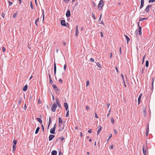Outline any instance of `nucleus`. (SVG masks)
Segmentation results:
<instances>
[{
	"label": "nucleus",
	"instance_id": "nucleus-60",
	"mask_svg": "<svg viewBox=\"0 0 155 155\" xmlns=\"http://www.w3.org/2000/svg\"><path fill=\"white\" fill-rule=\"evenodd\" d=\"M101 33V37H103V33L102 32H100Z\"/></svg>",
	"mask_w": 155,
	"mask_h": 155
},
{
	"label": "nucleus",
	"instance_id": "nucleus-9",
	"mask_svg": "<svg viewBox=\"0 0 155 155\" xmlns=\"http://www.w3.org/2000/svg\"><path fill=\"white\" fill-rule=\"evenodd\" d=\"M151 6L150 5H148L147 6L145 9V11L147 12H148L149 11L150 7Z\"/></svg>",
	"mask_w": 155,
	"mask_h": 155
},
{
	"label": "nucleus",
	"instance_id": "nucleus-43",
	"mask_svg": "<svg viewBox=\"0 0 155 155\" xmlns=\"http://www.w3.org/2000/svg\"><path fill=\"white\" fill-rule=\"evenodd\" d=\"M16 149V148H12V152L14 153Z\"/></svg>",
	"mask_w": 155,
	"mask_h": 155
},
{
	"label": "nucleus",
	"instance_id": "nucleus-39",
	"mask_svg": "<svg viewBox=\"0 0 155 155\" xmlns=\"http://www.w3.org/2000/svg\"><path fill=\"white\" fill-rule=\"evenodd\" d=\"M89 81H87L86 82V86H87L89 85Z\"/></svg>",
	"mask_w": 155,
	"mask_h": 155
},
{
	"label": "nucleus",
	"instance_id": "nucleus-15",
	"mask_svg": "<svg viewBox=\"0 0 155 155\" xmlns=\"http://www.w3.org/2000/svg\"><path fill=\"white\" fill-rule=\"evenodd\" d=\"M28 89V85H25L23 87V90L24 91H25L27 90Z\"/></svg>",
	"mask_w": 155,
	"mask_h": 155
},
{
	"label": "nucleus",
	"instance_id": "nucleus-42",
	"mask_svg": "<svg viewBox=\"0 0 155 155\" xmlns=\"http://www.w3.org/2000/svg\"><path fill=\"white\" fill-rule=\"evenodd\" d=\"M90 60L91 62H94V59L93 58H90Z\"/></svg>",
	"mask_w": 155,
	"mask_h": 155
},
{
	"label": "nucleus",
	"instance_id": "nucleus-53",
	"mask_svg": "<svg viewBox=\"0 0 155 155\" xmlns=\"http://www.w3.org/2000/svg\"><path fill=\"white\" fill-rule=\"evenodd\" d=\"M145 57V55L143 57V59L142 63H143L144 62Z\"/></svg>",
	"mask_w": 155,
	"mask_h": 155
},
{
	"label": "nucleus",
	"instance_id": "nucleus-33",
	"mask_svg": "<svg viewBox=\"0 0 155 155\" xmlns=\"http://www.w3.org/2000/svg\"><path fill=\"white\" fill-rule=\"evenodd\" d=\"M51 123V119L50 117H49V125H50Z\"/></svg>",
	"mask_w": 155,
	"mask_h": 155
},
{
	"label": "nucleus",
	"instance_id": "nucleus-28",
	"mask_svg": "<svg viewBox=\"0 0 155 155\" xmlns=\"http://www.w3.org/2000/svg\"><path fill=\"white\" fill-rule=\"evenodd\" d=\"M17 143V141L16 140H14L13 141V145H16Z\"/></svg>",
	"mask_w": 155,
	"mask_h": 155
},
{
	"label": "nucleus",
	"instance_id": "nucleus-5",
	"mask_svg": "<svg viewBox=\"0 0 155 155\" xmlns=\"http://www.w3.org/2000/svg\"><path fill=\"white\" fill-rule=\"evenodd\" d=\"M55 137V136L54 135L52 134L50 135L49 137V141L51 140Z\"/></svg>",
	"mask_w": 155,
	"mask_h": 155
},
{
	"label": "nucleus",
	"instance_id": "nucleus-38",
	"mask_svg": "<svg viewBox=\"0 0 155 155\" xmlns=\"http://www.w3.org/2000/svg\"><path fill=\"white\" fill-rule=\"evenodd\" d=\"M2 51L3 52H5V48L4 47H3L2 48Z\"/></svg>",
	"mask_w": 155,
	"mask_h": 155
},
{
	"label": "nucleus",
	"instance_id": "nucleus-16",
	"mask_svg": "<svg viewBox=\"0 0 155 155\" xmlns=\"http://www.w3.org/2000/svg\"><path fill=\"white\" fill-rule=\"evenodd\" d=\"M99 127L100 128H99V129L97 131V134L98 135L99 133H100V131H101V130H102V127L101 126H99Z\"/></svg>",
	"mask_w": 155,
	"mask_h": 155
},
{
	"label": "nucleus",
	"instance_id": "nucleus-25",
	"mask_svg": "<svg viewBox=\"0 0 155 155\" xmlns=\"http://www.w3.org/2000/svg\"><path fill=\"white\" fill-rule=\"evenodd\" d=\"M18 15V13L17 12H16V13H14L13 14V17L14 18H15L16 16H17V15Z\"/></svg>",
	"mask_w": 155,
	"mask_h": 155
},
{
	"label": "nucleus",
	"instance_id": "nucleus-10",
	"mask_svg": "<svg viewBox=\"0 0 155 155\" xmlns=\"http://www.w3.org/2000/svg\"><path fill=\"white\" fill-rule=\"evenodd\" d=\"M57 152L56 150H53L51 153V155H57Z\"/></svg>",
	"mask_w": 155,
	"mask_h": 155
},
{
	"label": "nucleus",
	"instance_id": "nucleus-31",
	"mask_svg": "<svg viewBox=\"0 0 155 155\" xmlns=\"http://www.w3.org/2000/svg\"><path fill=\"white\" fill-rule=\"evenodd\" d=\"M59 139L63 141L64 139V137L63 136L61 137H60Z\"/></svg>",
	"mask_w": 155,
	"mask_h": 155
},
{
	"label": "nucleus",
	"instance_id": "nucleus-51",
	"mask_svg": "<svg viewBox=\"0 0 155 155\" xmlns=\"http://www.w3.org/2000/svg\"><path fill=\"white\" fill-rule=\"evenodd\" d=\"M57 105L58 106V107H59V108H61V105L60 104H58Z\"/></svg>",
	"mask_w": 155,
	"mask_h": 155
},
{
	"label": "nucleus",
	"instance_id": "nucleus-19",
	"mask_svg": "<svg viewBox=\"0 0 155 155\" xmlns=\"http://www.w3.org/2000/svg\"><path fill=\"white\" fill-rule=\"evenodd\" d=\"M63 122V120L61 117H59L58 118V124H62Z\"/></svg>",
	"mask_w": 155,
	"mask_h": 155
},
{
	"label": "nucleus",
	"instance_id": "nucleus-47",
	"mask_svg": "<svg viewBox=\"0 0 155 155\" xmlns=\"http://www.w3.org/2000/svg\"><path fill=\"white\" fill-rule=\"evenodd\" d=\"M86 108L87 110H89L90 109V107L88 106H86Z\"/></svg>",
	"mask_w": 155,
	"mask_h": 155
},
{
	"label": "nucleus",
	"instance_id": "nucleus-24",
	"mask_svg": "<svg viewBox=\"0 0 155 155\" xmlns=\"http://www.w3.org/2000/svg\"><path fill=\"white\" fill-rule=\"evenodd\" d=\"M55 101L57 104H60L59 100L58 98H56Z\"/></svg>",
	"mask_w": 155,
	"mask_h": 155
},
{
	"label": "nucleus",
	"instance_id": "nucleus-26",
	"mask_svg": "<svg viewBox=\"0 0 155 155\" xmlns=\"http://www.w3.org/2000/svg\"><path fill=\"white\" fill-rule=\"evenodd\" d=\"M111 123L113 124H114V118L112 117L111 119Z\"/></svg>",
	"mask_w": 155,
	"mask_h": 155
},
{
	"label": "nucleus",
	"instance_id": "nucleus-63",
	"mask_svg": "<svg viewBox=\"0 0 155 155\" xmlns=\"http://www.w3.org/2000/svg\"><path fill=\"white\" fill-rule=\"evenodd\" d=\"M92 3H93V4L94 6V7L96 5L95 4V3L94 2H93Z\"/></svg>",
	"mask_w": 155,
	"mask_h": 155
},
{
	"label": "nucleus",
	"instance_id": "nucleus-23",
	"mask_svg": "<svg viewBox=\"0 0 155 155\" xmlns=\"http://www.w3.org/2000/svg\"><path fill=\"white\" fill-rule=\"evenodd\" d=\"M40 127H37L35 132V134H37L38 133L40 129Z\"/></svg>",
	"mask_w": 155,
	"mask_h": 155
},
{
	"label": "nucleus",
	"instance_id": "nucleus-58",
	"mask_svg": "<svg viewBox=\"0 0 155 155\" xmlns=\"http://www.w3.org/2000/svg\"><path fill=\"white\" fill-rule=\"evenodd\" d=\"M41 126L42 127V130L43 131H44V128L43 124H42Z\"/></svg>",
	"mask_w": 155,
	"mask_h": 155
},
{
	"label": "nucleus",
	"instance_id": "nucleus-37",
	"mask_svg": "<svg viewBox=\"0 0 155 155\" xmlns=\"http://www.w3.org/2000/svg\"><path fill=\"white\" fill-rule=\"evenodd\" d=\"M51 78H49V82L50 84H52L53 83V81Z\"/></svg>",
	"mask_w": 155,
	"mask_h": 155
},
{
	"label": "nucleus",
	"instance_id": "nucleus-57",
	"mask_svg": "<svg viewBox=\"0 0 155 155\" xmlns=\"http://www.w3.org/2000/svg\"><path fill=\"white\" fill-rule=\"evenodd\" d=\"M143 113L144 115H146V110H143Z\"/></svg>",
	"mask_w": 155,
	"mask_h": 155
},
{
	"label": "nucleus",
	"instance_id": "nucleus-22",
	"mask_svg": "<svg viewBox=\"0 0 155 155\" xmlns=\"http://www.w3.org/2000/svg\"><path fill=\"white\" fill-rule=\"evenodd\" d=\"M22 100V99L21 98H19L18 100V105H20V104L21 103Z\"/></svg>",
	"mask_w": 155,
	"mask_h": 155
},
{
	"label": "nucleus",
	"instance_id": "nucleus-45",
	"mask_svg": "<svg viewBox=\"0 0 155 155\" xmlns=\"http://www.w3.org/2000/svg\"><path fill=\"white\" fill-rule=\"evenodd\" d=\"M26 108H27V107L26 106V104H25L24 105V110H25L26 109Z\"/></svg>",
	"mask_w": 155,
	"mask_h": 155
},
{
	"label": "nucleus",
	"instance_id": "nucleus-54",
	"mask_svg": "<svg viewBox=\"0 0 155 155\" xmlns=\"http://www.w3.org/2000/svg\"><path fill=\"white\" fill-rule=\"evenodd\" d=\"M2 16L3 18H4L5 16V14L3 13H2Z\"/></svg>",
	"mask_w": 155,
	"mask_h": 155
},
{
	"label": "nucleus",
	"instance_id": "nucleus-3",
	"mask_svg": "<svg viewBox=\"0 0 155 155\" xmlns=\"http://www.w3.org/2000/svg\"><path fill=\"white\" fill-rule=\"evenodd\" d=\"M147 146L143 145V152L144 155L147 154Z\"/></svg>",
	"mask_w": 155,
	"mask_h": 155
},
{
	"label": "nucleus",
	"instance_id": "nucleus-8",
	"mask_svg": "<svg viewBox=\"0 0 155 155\" xmlns=\"http://www.w3.org/2000/svg\"><path fill=\"white\" fill-rule=\"evenodd\" d=\"M149 124H148L147 125V128L146 130V136H148L149 133Z\"/></svg>",
	"mask_w": 155,
	"mask_h": 155
},
{
	"label": "nucleus",
	"instance_id": "nucleus-17",
	"mask_svg": "<svg viewBox=\"0 0 155 155\" xmlns=\"http://www.w3.org/2000/svg\"><path fill=\"white\" fill-rule=\"evenodd\" d=\"M75 36L77 37L79 35V31L78 30H75Z\"/></svg>",
	"mask_w": 155,
	"mask_h": 155
},
{
	"label": "nucleus",
	"instance_id": "nucleus-61",
	"mask_svg": "<svg viewBox=\"0 0 155 155\" xmlns=\"http://www.w3.org/2000/svg\"><path fill=\"white\" fill-rule=\"evenodd\" d=\"M143 18H141L139 19V21H143Z\"/></svg>",
	"mask_w": 155,
	"mask_h": 155
},
{
	"label": "nucleus",
	"instance_id": "nucleus-21",
	"mask_svg": "<svg viewBox=\"0 0 155 155\" xmlns=\"http://www.w3.org/2000/svg\"><path fill=\"white\" fill-rule=\"evenodd\" d=\"M125 36L126 39L127 40V43H128V42L130 40V39L129 38L127 35H125Z\"/></svg>",
	"mask_w": 155,
	"mask_h": 155
},
{
	"label": "nucleus",
	"instance_id": "nucleus-18",
	"mask_svg": "<svg viewBox=\"0 0 155 155\" xmlns=\"http://www.w3.org/2000/svg\"><path fill=\"white\" fill-rule=\"evenodd\" d=\"M36 120L41 124L42 123V120L40 118H37Z\"/></svg>",
	"mask_w": 155,
	"mask_h": 155
},
{
	"label": "nucleus",
	"instance_id": "nucleus-32",
	"mask_svg": "<svg viewBox=\"0 0 155 155\" xmlns=\"http://www.w3.org/2000/svg\"><path fill=\"white\" fill-rule=\"evenodd\" d=\"M67 111V113L66 114V117H67L69 115V110H68Z\"/></svg>",
	"mask_w": 155,
	"mask_h": 155
},
{
	"label": "nucleus",
	"instance_id": "nucleus-6",
	"mask_svg": "<svg viewBox=\"0 0 155 155\" xmlns=\"http://www.w3.org/2000/svg\"><path fill=\"white\" fill-rule=\"evenodd\" d=\"M141 5L140 6V8H142L143 6L144 0H141L140 1Z\"/></svg>",
	"mask_w": 155,
	"mask_h": 155
},
{
	"label": "nucleus",
	"instance_id": "nucleus-62",
	"mask_svg": "<svg viewBox=\"0 0 155 155\" xmlns=\"http://www.w3.org/2000/svg\"><path fill=\"white\" fill-rule=\"evenodd\" d=\"M95 117L96 118H98V117L97 115V114L96 113H95Z\"/></svg>",
	"mask_w": 155,
	"mask_h": 155
},
{
	"label": "nucleus",
	"instance_id": "nucleus-20",
	"mask_svg": "<svg viewBox=\"0 0 155 155\" xmlns=\"http://www.w3.org/2000/svg\"><path fill=\"white\" fill-rule=\"evenodd\" d=\"M56 64L55 63L54 64V75L56 73Z\"/></svg>",
	"mask_w": 155,
	"mask_h": 155
},
{
	"label": "nucleus",
	"instance_id": "nucleus-27",
	"mask_svg": "<svg viewBox=\"0 0 155 155\" xmlns=\"http://www.w3.org/2000/svg\"><path fill=\"white\" fill-rule=\"evenodd\" d=\"M149 62L148 60H147L146 61L145 66L146 67H148V66Z\"/></svg>",
	"mask_w": 155,
	"mask_h": 155
},
{
	"label": "nucleus",
	"instance_id": "nucleus-48",
	"mask_svg": "<svg viewBox=\"0 0 155 155\" xmlns=\"http://www.w3.org/2000/svg\"><path fill=\"white\" fill-rule=\"evenodd\" d=\"M122 79H123V82L124 83V85L126 87V84H125V80H124V78H122Z\"/></svg>",
	"mask_w": 155,
	"mask_h": 155
},
{
	"label": "nucleus",
	"instance_id": "nucleus-13",
	"mask_svg": "<svg viewBox=\"0 0 155 155\" xmlns=\"http://www.w3.org/2000/svg\"><path fill=\"white\" fill-rule=\"evenodd\" d=\"M64 106L66 110H68V105L67 103H64Z\"/></svg>",
	"mask_w": 155,
	"mask_h": 155
},
{
	"label": "nucleus",
	"instance_id": "nucleus-49",
	"mask_svg": "<svg viewBox=\"0 0 155 155\" xmlns=\"http://www.w3.org/2000/svg\"><path fill=\"white\" fill-rule=\"evenodd\" d=\"M114 131L115 135H116L117 134V133L116 130V129H114Z\"/></svg>",
	"mask_w": 155,
	"mask_h": 155
},
{
	"label": "nucleus",
	"instance_id": "nucleus-55",
	"mask_svg": "<svg viewBox=\"0 0 155 155\" xmlns=\"http://www.w3.org/2000/svg\"><path fill=\"white\" fill-rule=\"evenodd\" d=\"M87 132L89 133H91L92 132L91 129L88 130Z\"/></svg>",
	"mask_w": 155,
	"mask_h": 155
},
{
	"label": "nucleus",
	"instance_id": "nucleus-35",
	"mask_svg": "<svg viewBox=\"0 0 155 155\" xmlns=\"http://www.w3.org/2000/svg\"><path fill=\"white\" fill-rule=\"evenodd\" d=\"M52 87H53V88L54 89H56V88L57 87L56 86V85L55 84H53Z\"/></svg>",
	"mask_w": 155,
	"mask_h": 155
},
{
	"label": "nucleus",
	"instance_id": "nucleus-30",
	"mask_svg": "<svg viewBox=\"0 0 155 155\" xmlns=\"http://www.w3.org/2000/svg\"><path fill=\"white\" fill-rule=\"evenodd\" d=\"M112 134H110V136H109V137H108V139H107V143H108V141H109V140L112 137Z\"/></svg>",
	"mask_w": 155,
	"mask_h": 155
},
{
	"label": "nucleus",
	"instance_id": "nucleus-34",
	"mask_svg": "<svg viewBox=\"0 0 155 155\" xmlns=\"http://www.w3.org/2000/svg\"><path fill=\"white\" fill-rule=\"evenodd\" d=\"M54 90H55V91H56V92H58V91H60V89L58 87H57L56 88V89H55Z\"/></svg>",
	"mask_w": 155,
	"mask_h": 155
},
{
	"label": "nucleus",
	"instance_id": "nucleus-52",
	"mask_svg": "<svg viewBox=\"0 0 155 155\" xmlns=\"http://www.w3.org/2000/svg\"><path fill=\"white\" fill-rule=\"evenodd\" d=\"M8 3H9V6L11 5L12 4V2H11L10 1H8Z\"/></svg>",
	"mask_w": 155,
	"mask_h": 155
},
{
	"label": "nucleus",
	"instance_id": "nucleus-36",
	"mask_svg": "<svg viewBox=\"0 0 155 155\" xmlns=\"http://www.w3.org/2000/svg\"><path fill=\"white\" fill-rule=\"evenodd\" d=\"M92 17L93 18L94 20L96 19V18L95 17L94 14V13H92Z\"/></svg>",
	"mask_w": 155,
	"mask_h": 155
},
{
	"label": "nucleus",
	"instance_id": "nucleus-12",
	"mask_svg": "<svg viewBox=\"0 0 155 155\" xmlns=\"http://www.w3.org/2000/svg\"><path fill=\"white\" fill-rule=\"evenodd\" d=\"M55 130L52 128L50 130V133L51 134H55Z\"/></svg>",
	"mask_w": 155,
	"mask_h": 155
},
{
	"label": "nucleus",
	"instance_id": "nucleus-2",
	"mask_svg": "<svg viewBox=\"0 0 155 155\" xmlns=\"http://www.w3.org/2000/svg\"><path fill=\"white\" fill-rule=\"evenodd\" d=\"M57 107V106L55 102H54L51 107V110L53 112H55Z\"/></svg>",
	"mask_w": 155,
	"mask_h": 155
},
{
	"label": "nucleus",
	"instance_id": "nucleus-40",
	"mask_svg": "<svg viewBox=\"0 0 155 155\" xmlns=\"http://www.w3.org/2000/svg\"><path fill=\"white\" fill-rule=\"evenodd\" d=\"M63 125H62L61 124H58V127L59 128H61V127H62Z\"/></svg>",
	"mask_w": 155,
	"mask_h": 155
},
{
	"label": "nucleus",
	"instance_id": "nucleus-56",
	"mask_svg": "<svg viewBox=\"0 0 155 155\" xmlns=\"http://www.w3.org/2000/svg\"><path fill=\"white\" fill-rule=\"evenodd\" d=\"M39 21V18H38L35 21L36 22H38Z\"/></svg>",
	"mask_w": 155,
	"mask_h": 155
},
{
	"label": "nucleus",
	"instance_id": "nucleus-44",
	"mask_svg": "<svg viewBox=\"0 0 155 155\" xmlns=\"http://www.w3.org/2000/svg\"><path fill=\"white\" fill-rule=\"evenodd\" d=\"M66 67H67L66 65V64H64V69L65 71L66 70Z\"/></svg>",
	"mask_w": 155,
	"mask_h": 155
},
{
	"label": "nucleus",
	"instance_id": "nucleus-14",
	"mask_svg": "<svg viewBox=\"0 0 155 155\" xmlns=\"http://www.w3.org/2000/svg\"><path fill=\"white\" fill-rule=\"evenodd\" d=\"M141 29H142V28H141V27L139 26V27L138 31H139V35H141L142 34Z\"/></svg>",
	"mask_w": 155,
	"mask_h": 155
},
{
	"label": "nucleus",
	"instance_id": "nucleus-1",
	"mask_svg": "<svg viewBox=\"0 0 155 155\" xmlns=\"http://www.w3.org/2000/svg\"><path fill=\"white\" fill-rule=\"evenodd\" d=\"M104 5V2L102 0H101L98 5V8L99 10H101Z\"/></svg>",
	"mask_w": 155,
	"mask_h": 155
},
{
	"label": "nucleus",
	"instance_id": "nucleus-29",
	"mask_svg": "<svg viewBox=\"0 0 155 155\" xmlns=\"http://www.w3.org/2000/svg\"><path fill=\"white\" fill-rule=\"evenodd\" d=\"M97 65L100 68H101V66L100 64L99 63L97 62Z\"/></svg>",
	"mask_w": 155,
	"mask_h": 155
},
{
	"label": "nucleus",
	"instance_id": "nucleus-4",
	"mask_svg": "<svg viewBox=\"0 0 155 155\" xmlns=\"http://www.w3.org/2000/svg\"><path fill=\"white\" fill-rule=\"evenodd\" d=\"M142 96V93H141L139 95V96L138 97V105H139L140 102V99L141 98Z\"/></svg>",
	"mask_w": 155,
	"mask_h": 155
},
{
	"label": "nucleus",
	"instance_id": "nucleus-64",
	"mask_svg": "<svg viewBox=\"0 0 155 155\" xmlns=\"http://www.w3.org/2000/svg\"><path fill=\"white\" fill-rule=\"evenodd\" d=\"M58 155H62V153L61 152H60L59 153Z\"/></svg>",
	"mask_w": 155,
	"mask_h": 155
},
{
	"label": "nucleus",
	"instance_id": "nucleus-59",
	"mask_svg": "<svg viewBox=\"0 0 155 155\" xmlns=\"http://www.w3.org/2000/svg\"><path fill=\"white\" fill-rule=\"evenodd\" d=\"M58 130L59 131L61 132L62 130L61 128H59V129H58Z\"/></svg>",
	"mask_w": 155,
	"mask_h": 155
},
{
	"label": "nucleus",
	"instance_id": "nucleus-50",
	"mask_svg": "<svg viewBox=\"0 0 155 155\" xmlns=\"http://www.w3.org/2000/svg\"><path fill=\"white\" fill-rule=\"evenodd\" d=\"M59 81L60 83H62L63 82V81L61 79H60L59 80Z\"/></svg>",
	"mask_w": 155,
	"mask_h": 155
},
{
	"label": "nucleus",
	"instance_id": "nucleus-11",
	"mask_svg": "<svg viewBox=\"0 0 155 155\" xmlns=\"http://www.w3.org/2000/svg\"><path fill=\"white\" fill-rule=\"evenodd\" d=\"M70 12L69 10L66 13V15L67 17H69L70 16Z\"/></svg>",
	"mask_w": 155,
	"mask_h": 155
},
{
	"label": "nucleus",
	"instance_id": "nucleus-7",
	"mask_svg": "<svg viewBox=\"0 0 155 155\" xmlns=\"http://www.w3.org/2000/svg\"><path fill=\"white\" fill-rule=\"evenodd\" d=\"M61 25L64 26H66V24H65V20H62L61 21Z\"/></svg>",
	"mask_w": 155,
	"mask_h": 155
},
{
	"label": "nucleus",
	"instance_id": "nucleus-41",
	"mask_svg": "<svg viewBox=\"0 0 155 155\" xmlns=\"http://www.w3.org/2000/svg\"><path fill=\"white\" fill-rule=\"evenodd\" d=\"M155 2V0H149V2L151 3Z\"/></svg>",
	"mask_w": 155,
	"mask_h": 155
},
{
	"label": "nucleus",
	"instance_id": "nucleus-46",
	"mask_svg": "<svg viewBox=\"0 0 155 155\" xmlns=\"http://www.w3.org/2000/svg\"><path fill=\"white\" fill-rule=\"evenodd\" d=\"M30 6H31V8L33 9V7L32 3V2H31V1L30 2Z\"/></svg>",
	"mask_w": 155,
	"mask_h": 155
}]
</instances>
